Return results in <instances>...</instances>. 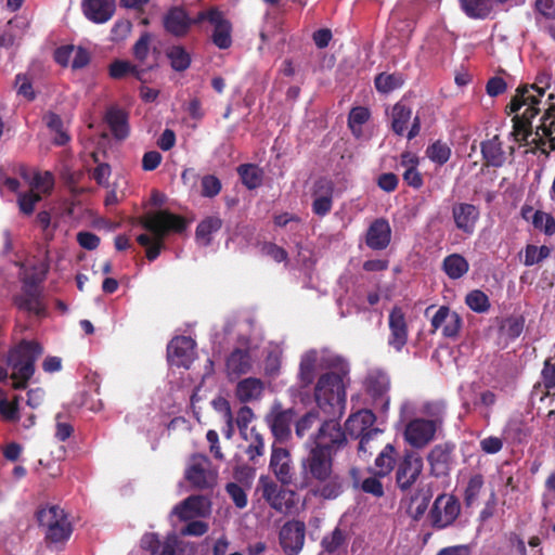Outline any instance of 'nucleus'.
<instances>
[{"mask_svg": "<svg viewBox=\"0 0 555 555\" xmlns=\"http://www.w3.org/2000/svg\"><path fill=\"white\" fill-rule=\"evenodd\" d=\"M41 199V195L34 191H29L27 193H23L18 196V206L22 212L26 215H30L35 205Z\"/></svg>", "mask_w": 555, "mask_h": 555, "instance_id": "obj_57", "label": "nucleus"}, {"mask_svg": "<svg viewBox=\"0 0 555 555\" xmlns=\"http://www.w3.org/2000/svg\"><path fill=\"white\" fill-rule=\"evenodd\" d=\"M396 450L392 444L387 443L375 459V475L387 476L393 468Z\"/></svg>", "mask_w": 555, "mask_h": 555, "instance_id": "obj_37", "label": "nucleus"}, {"mask_svg": "<svg viewBox=\"0 0 555 555\" xmlns=\"http://www.w3.org/2000/svg\"><path fill=\"white\" fill-rule=\"evenodd\" d=\"M81 9L89 21L103 24L114 15L115 0H82Z\"/></svg>", "mask_w": 555, "mask_h": 555, "instance_id": "obj_21", "label": "nucleus"}, {"mask_svg": "<svg viewBox=\"0 0 555 555\" xmlns=\"http://www.w3.org/2000/svg\"><path fill=\"white\" fill-rule=\"evenodd\" d=\"M464 12L473 18L487 17L494 7V0H460Z\"/></svg>", "mask_w": 555, "mask_h": 555, "instance_id": "obj_36", "label": "nucleus"}, {"mask_svg": "<svg viewBox=\"0 0 555 555\" xmlns=\"http://www.w3.org/2000/svg\"><path fill=\"white\" fill-rule=\"evenodd\" d=\"M168 57L173 69L179 72L186 69L191 63L189 53L180 46L171 47L168 50Z\"/></svg>", "mask_w": 555, "mask_h": 555, "instance_id": "obj_46", "label": "nucleus"}, {"mask_svg": "<svg viewBox=\"0 0 555 555\" xmlns=\"http://www.w3.org/2000/svg\"><path fill=\"white\" fill-rule=\"evenodd\" d=\"M37 519L49 543L63 544L69 539L73 527L66 513L59 505L41 507L37 512Z\"/></svg>", "mask_w": 555, "mask_h": 555, "instance_id": "obj_7", "label": "nucleus"}, {"mask_svg": "<svg viewBox=\"0 0 555 555\" xmlns=\"http://www.w3.org/2000/svg\"><path fill=\"white\" fill-rule=\"evenodd\" d=\"M375 422V415L370 410H361L352 415L346 422V430L354 437H361L367 430H372Z\"/></svg>", "mask_w": 555, "mask_h": 555, "instance_id": "obj_29", "label": "nucleus"}, {"mask_svg": "<svg viewBox=\"0 0 555 555\" xmlns=\"http://www.w3.org/2000/svg\"><path fill=\"white\" fill-rule=\"evenodd\" d=\"M222 220L217 216H210L201 221L196 228V241L202 246L211 243V235L220 230Z\"/></svg>", "mask_w": 555, "mask_h": 555, "instance_id": "obj_34", "label": "nucleus"}, {"mask_svg": "<svg viewBox=\"0 0 555 555\" xmlns=\"http://www.w3.org/2000/svg\"><path fill=\"white\" fill-rule=\"evenodd\" d=\"M482 485L483 480L482 477L479 475H476L469 479L467 488L465 490V502L467 505H472L477 500L482 488Z\"/></svg>", "mask_w": 555, "mask_h": 555, "instance_id": "obj_58", "label": "nucleus"}, {"mask_svg": "<svg viewBox=\"0 0 555 555\" xmlns=\"http://www.w3.org/2000/svg\"><path fill=\"white\" fill-rule=\"evenodd\" d=\"M151 40L152 36L149 33H145L133 46V54L141 63H144L149 55Z\"/></svg>", "mask_w": 555, "mask_h": 555, "instance_id": "obj_60", "label": "nucleus"}, {"mask_svg": "<svg viewBox=\"0 0 555 555\" xmlns=\"http://www.w3.org/2000/svg\"><path fill=\"white\" fill-rule=\"evenodd\" d=\"M41 346L34 341L23 340L8 356V366L11 371L12 386L23 389L35 373V362L42 354Z\"/></svg>", "mask_w": 555, "mask_h": 555, "instance_id": "obj_5", "label": "nucleus"}, {"mask_svg": "<svg viewBox=\"0 0 555 555\" xmlns=\"http://www.w3.org/2000/svg\"><path fill=\"white\" fill-rule=\"evenodd\" d=\"M141 544L152 555H176L180 540L175 533L168 534L164 540H159L155 533H147L142 538Z\"/></svg>", "mask_w": 555, "mask_h": 555, "instance_id": "obj_22", "label": "nucleus"}, {"mask_svg": "<svg viewBox=\"0 0 555 555\" xmlns=\"http://www.w3.org/2000/svg\"><path fill=\"white\" fill-rule=\"evenodd\" d=\"M420 413L423 415L422 417L426 418L427 422H435V425L441 428L444 418V404L442 402H425L421 406Z\"/></svg>", "mask_w": 555, "mask_h": 555, "instance_id": "obj_41", "label": "nucleus"}, {"mask_svg": "<svg viewBox=\"0 0 555 555\" xmlns=\"http://www.w3.org/2000/svg\"><path fill=\"white\" fill-rule=\"evenodd\" d=\"M452 216L457 229L464 233L472 234L478 220L479 211L472 204L461 203L453 206Z\"/></svg>", "mask_w": 555, "mask_h": 555, "instance_id": "obj_24", "label": "nucleus"}, {"mask_svg": "<svg viewBox=\"0 0 555 555\" xmlns=\"http://www.w3.org/2000/svg\"><path fill=\"white\" fill-rule=\"evenodd\" d=\"M263 392V383L255 377L241 380L236 386V397L242 402L258 400Z\"/></svg>", "mask_w": 555, "mask_h": 555, "instance_id": "obj_30", "label": "nucleus"}, {"mask_svg": "<svg viewBox=\"0 0 555 555\" xmlns=\"http://www.w3.org/2000/svg\"><path fill=\"white\" fill-rule=\"evenodd\" d=\"M532 223L534 228L544 231L546 234H553L555 232V220L554 218L543 211H533Z\"/></svg>", "mask_w": 555, "mask_h": 555, "instance_id": "obj_54", "label": "nucleus"}, {"mask_svg": "<svg viewBox=\"0 0 555 555\" xmlns=\"http://www.w3.org/2000/svg\"><path fill=\"white\" fill-rule=\"evenodd\" d=\"M257 490L270 507L279 513H287L295 506V493L280 487L268 476H260Z\"/></svg>", "mask_w": 555, "mask_h": 555, "instance_id": "obj_8", "label": "nucleus"}, {"mask_svg": "<svg viewBox=\"0 0 555 555\" xmlns=\"http://www.w3.org/2000/svg\"><path fill=\"white\" fill-rule=\"evenodd\" d=\"M185 479L197 489H210L217 483L218 473L209 459L202 454L191 456L185 469Z\"/></svg>", "mask_w": 555, "mask_h": 555, "instance_id": "obj_9", "label": "nucleus"}, {"mask_svg": "<svg viewBox=\"0 0 555 555\" xmlns=\"http://www.w3.org/2000/svg\"><path fill=\"white\" fill-rule=\"evenodd\" d=\"M340 370L344 374L349 373V366L339 356L325 350H309L301 356L299 363L298 378L302 387L311 385L319 370Z\"/></svg>", "mask_w": 555, "mask_h": 555, "instance_id": "obj_6", "label": "nucleus"}, {"mask_svg": "<svg viewBox=\"0 0 555 555\" xmlns=\"http://www.w3.org/2000/svg\"><path fill=\"white\" fill-rule=\"evenodd\" d=\"M442 269L450 279L457 280L467 273L469 264L462 255L452 254L443 259Z\"/></svg>", "mask_w": 555, "mask_h": 555, "instance_id": "obj_35", "label": "nucleus"}, {"mask_svg": "<svg viewBox=\"0 0 555 555\" xmlns=\"http://www.w3.org/2000/svg\"><path fill=\"white\" fill-rule=\"evenodd\" d=\"M465 302L473 311L478 313L487 312L490 308L488 296L479 289L468 293L466 295Z\"/></svg>", "mask_w": 555, "mask_h": 555, "instance_id": "obj_45", "label": "nucleus"}, {"mask_svg": "<svg viewBox=\"0 0 555 555\" xmlns=\"http://www.w3.org/2000/svg\"><path fill=\"white\" fill-rule=\"evenodd\" d=\"M318 414L315 412H309L304 415L295 425L296 435L302 438L317 423Z\"/></svg>", "mask_w": 555, "mask_h": 555, "instance_id": "obj_61", "label": "nucleus"}, {"mask_svg": "<svg viewBox=\"0 0 555 555\" xmlns=\"http://www.w3.org/2000/svg\"><path fill=\"white\" fill-rule=\"evenodd\" d=\"M211 404L215 408V410L223 413L225 422L229 427L227 437L230 438L232 436V430H233L232 429L233 418H232L231 408H230L228 400H225L222 397H217L211 401Z\"/></svg>", "mask_w": 555, "mask_h": 555, "instance_id": "obj_59", "label": "nucleus"}, {"mask_svg": "<svg viewBox=\"0 0 555 555\" xmlns=\"http://www.w3.org/2000/svg\"><path fill=\"white\" fill-rule=\"evenodd\" d=\"M555 126V105L550 104L545 114L541 118V124L537 127V134L539 131L543 135H551Z\"/></svg>", "mask_w": 555, "mask_h": 555, "instance_id": "obj_56", "label": "nucleus"}, {"mask_svg": "<svg viewBox=\"0 0 555 555\" xmlns=\"http://www.w3.org/2000/svg\"><path fill=\"white\" fill-rule=\"evenodd\" d=\"M195 343L192 338L179 336L173 338L167 348L168 360L172 365L189 367L194 359Z\"/></svg>", "mask_w": 555, "mask_h": 555, "instance_id": "obj_17", "label": "nucleus"}, {"mask_svg": "<svg viewBox=\"0 0 555 555\" xmlns=\"http://www.w3.org/2000/svg\"><path fill=\"white\" fill-rule=\"evenodd\" d=\"M481 153L488 166L501 167L505 162V153L498 135L482 142Z\"/></svg>", "mask_w": 555, "mask_h": 555, "instance_id": "obj_31", "label": "nucleus"}, {"mask_svg": "<svg viewBox=\"0 0 555 555\" xmlns=\"http://www.w3.org/2000/svg\"><path fill=\"white\" fill-rule=\"evenodd\" d=\"M221 190V183L215 176H205L202 179V194L207 197L216 196Z\"/></svg>", "mask_w": 555, "mask_h": 555, "instance_id": "obj_62", "label": "nucleus"}, {"mask_svg": "<svg viewBox=\"0 0 555 555\" xmlns=\"http://www.w3.org/2000/svg\"><path fill=\"white\" fill-rule=\"evenodd\" d=\"M431 332L441 330L444 337H455L460 333L462 319L457 312L441 306L430 318Z\"/></svg>", "mask_w": 555, "mask_h": 555, "instance_id": "obj_16", "label": "nucleus"}, {"mask_svg": "<svg viewBox=\"0 0 555 555\" xmlns=\"http://www.w3.org/2000/svg\"><path fill=\"white\" fill-rule=\"evenodd\" d=\"M109 74L115 79L121 78L128 74H133L138 79H141V72L126 61H115L112 63L109 66Z\"/></svg>", "mask_w": 555, "mask_h": 555, "instance_id": "obj_52", "label": "nucleus"}, {"mask_svg": "<svg viewBox=\"0 0 555 555\" xmlns=\"http://www.w3.org/2000/svg\"><path fill=\"white\" fill-rule=\"evenodd\" d=\"M195 20H191L180 8L171 9L164 17V26L167 31L175 36H183Z\"/></svg>", "mask_w": 555, "mask_h": 555, "instance_id": "obj_26", "label": "nucleus"}, {"mask_svg": "<svg viewBox=\"0 0 555 555\" xmlns=\"http://www.w3.org/2000/svg\"><path fill=\"white\" fill-rule=\"evenodd\" d=\"M388 325L390 330L388 344L400 351L408 341V326L401 308L395 307L390 311Z\"/></svg>", "mask_w": 555, "mask_h": 555, "instance_id": "obj_19", "label": "nucleus"}, {"mask_svg": "<svg viewBox=\"0 0 555 555\" xmlns=\"http://www.w3.org/2000/svg\"><path fill=\"white\" fill-rule=\"evenodd\" d=\"M390 387L389 377L380 372L373 371L366 377V390L375 399L380 400L383 406L388 404V399L385 397Z\"/></svg>", "mask_w": 555, "mask_h": 555, "instance_id": "obj_27", "label": "nucleus"}, {"mask_svg": "<svg viewBox=\"0 0 555 555\" xmlns=\"http://www.w3.org/2000/svg\"><path fill=\"white\" fill-rule=\"evenodd\" d=\"M253 360L248 350L235 349L227 360V372L230 377H237L251 370Z\"/></svg>", "mask_w": 555, "mask_h": 555, "instance_id": "obj_28", "label": "nucleus"}, {"mask_svg": "<svg viewBox=\"0 0 555 555\" xmlns=\"http://www.w3.org/2000/svg\"><path fill=\"white\" fill-rule=\"evenodd\" d=\"M250 462L256 463L264 453V441L262 436L254 428L250 430V442L245 450Z\"/></svg>", "mask_w": 555, "mask_h": 555, "instance_id": "obj_48", "label": "nucleus"}, {"mask_svg": "<svg viewBox=\"0 0 555 555\" xmlns=\"http://www.w3.org/2000/svg\"><path fill=\"white\" fill-rule=\"evenodd\" d=\"M340 370L322 374L314 388V398L320 409L325 413L341 414L346 403V383Z\"/></svg>", "mask_w": 555, "mask_h": 555, "instance_id": "obj_4", "label": "nucleus"}, {"mask_svg": "<svg viewBox=\"0 0 555 555\" xmlns=\"http://www.w3.org/2000/svg\"><path fill=\"white\" fill-rule=\"evenodd\" d=\"M391 238V229L387 220L376 219L366 233V245L375 250L385 249Z\"/></svg>", "mask_w": 555, "mask_h": 555, "instance_id": "obj_23", "label": "nucleus"}, {"mask_svg": "<svg viewBox=\"0 0 555 555\" xmlns=\"http://www.w3.org/2000/svg\"><path fill=\"white\" fill-rule=\"evenodd\" d=\"M550 256V248L546 246L528 245L525 253L526 266H533Z\"/></svg>", "mask_w": 555, "mask_h": 555, "instance_id": "obj_55", "label": "nucleus"}, {"mask_svg": "<svg viewBox=\"0 0 555 555\" xmlns=\"http://www.w3.org/2000/svg\"><path fill=\"white\" fill-rule=\"evenodd\" d=\"M524 330V320L519 317H511L505 319L500 327V331L503 335L508 338H517Z\"/></svg>", "mask_w": 555, "mask_h": 555, "instance_id": "obj_51", "label": "nucleus"}, {"mask_svg": "<svg viewBox=\"0 0 555 555\" xmlns=\"http://www.w3.org/2000/svg\"><path fill=\"white\" fill-rule=\"evenodd\" d=\"M369 118L370 112L367 108L358 106L351 109L348 117V125L356 137L362 134V125L365 124Z\"/></svg>", "mask_w": 555, "mask_h": 555, "instance_id": "obj_44", "label": "nucleus"}, {"mask_svg": "<svg viewBox=\"0 0 555 555\" xmlns=\"http://www.w3.org/2000/svg\"><path fill=\"white\" fill-rule=\"evenodd\" d=\"M412 111L405 104L399 102L391 111V128L392 130L402 135L408 128V124L411 119Z\"/></svg>", "mask_w": 555, "mask_h": 555, "instance_id": "obj_38", "label": "nucleus"}, {"mask_svg": "<svg viewBox=\"0 0 555 555\" xmlns=\"http://www.w3.org/2000/svg\"><path fill=\"white\" fill-rule=\"evenodd\" d=\"M439 429L435 422H427L425 417H415L406 424L404 438L413 448L422 449L435 439Z\"/></svg>", "mask_w": 555, "mask_h": 555, "instance_id": "obj_11", "label": "nucleus"}, {"mask_svg": "<svg viewBox=\"0 0 555 555\" xmlns=\"http://www.w3.org/2000/svg\"><path fill=\"white\" fill-rule=\"evenodd\" d=\"M16 305L20 309L26 310L39 317L44 312L43 304L41 302L39 293L36 288L26 291L21 298L16 299Z\"/></svg>", "mask_w": 555, "mask_h": 555, "instance_id": "obj_40", "label": "nucleus"}, {"mask_svg": "<svg viewBox=\"0 0 555 555\" xmlns=\"http://www.w3.org/2000/svg\"><path fill=\"white\" fill-rule=\"evenodd\" d=\"M105 119L117 139H125L128 135V117L125 111L113 106L106 112Z\"/></svg>", "mask_w": 555, "mask_h": 555, "instance_id": "obj_33", "label": "nucleus"}, {"mask_svg": "<svg viewBox=\"0 0 555 555\" xmlns=\"http://www.w3.org/2000/svg\"><path fill=\"white\" fill-rule=\"evenodd\" d=\"M460 512L461 505L453 495L441 494L435 500L429 518L435 528L443 529L455 521Z\"/></svg>", "mask_w": 555, "mask_h": 555, "instance_id": "obj_10", "label": "nucleus"}, {"mask_svg": "<svg viewBox=\"0 0 555 555\" xmlns=\"http://www.w3.org/2000/svg\"><path fill=\"white\" fill-rule=\"evenodd\" d=\"M423 470V460L414 453H406L399 462L396 472L398 487L406 491L416 482Z\"/></svg>", "mask_w": 555, "mask_h": 555, "instance_id": "obj_13", "label": "nucleus"}, {"mask_svg": "<svg viewBox=\"0 0 555 555\" xmlns=\"http://www.w3.org/2000/svg\"><path fill=\"white\" fill-rule=\"evenodd\" d=\"M426 154L430 160L442 165L449 160L451 150L446 143L437 141L428 146Z\"/></svg>", "mask_w": 555, "mask_h": 555, "instance_id": "obj_49", "label": "nucleus"}, {"mask_svg": "<svg viewBox=\"0 0 555 555\" xmlns=\"http://www.w3.org/2000/svg\"><path fill=\"white\" fill-rule=\"evenodd\" d=\"M541 379L547 390L555 387V364H553L550 359L544 362Z\"/></svg>", "mask_w": 555, "mask_h": 555, "instance_id": "obj_64", "label": "nucleus"}, {"mask_svg": "<svg viewBox=\"0 0 555 555\" xmlns=\"http://www.w3.org/2000/svg\"><path fill=\"white\" fill-rule=\"evenodd\" d=\"M270 467L282 485L293 481L294 470L289 452L284 448H273L270 459Z\"/></svg>", "mask_w": 555, "mask_h": 555, "instance_id": "obj_20", "label": "nucleus"}, {"mask_svg": "<svg viewBox=\"0 0 555 555\" xmlns=\"http://www.w3.org/2000/svg\"><path fill=\"white\" fill-rule=\"evenodd\" d=\"M346 435L336 421L324 422L312 437L308 453L301 459V474L314 495L336 499L343 492V479L334 469V456L346 443Z\"/></svg>", "mask_w": 555, "mask_h": 555, "instance_id": "obj_1", "label": "nucleus"}, {"mask_svg": "<svg viewBox=\"0 0 555 555\" xmlns=\"http://www.w3.org/2000/svg\"><path fill=\"white\" fill-rule=\"evenodd\" d=\"M380 434L382 431L377 428L363 434V436L360 437L359 453L365 454L369 452L371 454L374 449H377L380 446L378 442Z\"/></svg>", "mask_w": 555, "mask_h": 555, "instance_id": "obj_50", "label": "nucleus"}, {"mask_svg": "<svg viewBox=\"0 0 555 555\" xmlns=\"http://www.w3.org/2000/svg\"><path fill=\"white\" fill-rule=\"evenodd\" d=\"M280 544L286 555H298L305 545L306 525L301 520H289L280 530Z\"/></svg>", "mask_w": 555, "mask_h": 555, "instance_id": "obj_12", "label": "nucleus"}, {"mask_svg": "<svg viewBox=\"0 0 555 555\" xmlns=\"http://www.w3.org/2000/svg\"><path fill=\"white\" fill-rule=\"evenodd\" d=\"M210 513V502L203 495H191L176 505L172 514L186 521L196 517H205Z\"/></svg>", "mask_w": 555, "mask_h": 555, "instance_id": "obj_18", "label": "nucleus"}, {"mask_svg": "<svg viewBox=\"0 0 555 555\" xmlns=\"http://www.w3.org/2000/svg\"><path fill=\"white\" fill-rule=\"evenodd\" d=\"M142 225L152 234V236L147 234H140L137 241L140 245L146 248L147 259L154 260L160 253L163 238L166 233L170 230H181L183 228V222L175 215L166 211H157L146 215L142 220Z\"/></svg>", "mask_w": 555, "mask_h": 555, "instance_id": "obj_3", "label": "nucleus"}, {"mask_svg": "<svg viewBox=\"0 0 555 555\" xmlns=\"http://www.w3.org/2000/svg\"><path fill=\"white\" fill-rule=\"evenodd\" d=\"M543 78H539L538 82L528 87H519L516 94L512 99L508 107L511 113H515L525 108L521 115L513 118L514 130L512 134L517 142H527L532 135L531 119L540 112L541 98L544 94Z\"/></svg>", "mask_w": 555, "mask_h": 555, "instance_id": "obj_2", "label": "nucleus"}, {"mask_svg": "<svg viewBox=\"0 0 555 555\" xmlns=\"http://www.w3.org/2000/svg\"><path fill=\"white\" fill-rule=\"evenodd\" d=\"M333 184L331 181L321 179L315 183L312 210L318 216H325L332 209Z\"/></svg>", "mask_w": 555, "mask_h": 555, "instance_id": "obj_25", "label": "nucleus"}, {"mask_svg": "<svg viewBox=\"0 0 555 555\" xmlns=\"http://www.w3.org/2000/svg\"><path fill=\"white\" fill-rule=\"evenodd\" d=\"M243 183L248 189H255L261 184L262 170L255 165H242L237 169Z\"/></svg>", "mask_w": 555, "mask_h": 555, "instance_id": "obj_42", "label": "nucleus"}, {"mask_svg": "<svg viewBox=\"0 0 555 555\" xmlns=\"http://www.w3.org/2000/svg\"><path fill=\"white\" fill-rule=\"evenodd\" d=\"M427 460L436 475H443L448 470L450 451L447 447L436 446L429 452Z\"/></svg>", "mask_w": 555, "mask_h": 555, "instance_id": "obj_39", "label": "nucleus"}, {"mask_svg": "<svg viewBox=\"0 0 555 555\" xmlns=\"http://www.w3.org/2000/svg\"><path fill=\"white\" fill-rule=\"evenodd\" d=\"M208 20L214 25L212 42L219 49H228L232 44L231 24L223 18L221 12L210 10L208 12H199L194 22Z\"/></svg>", "mask_w": 555, "mask_h": 555, "instance_id": "obj_14", "label": "nucleus"}, {"mask_svg": "<svg viewBox=\"0 0 555 555\" xmlns=\"http://www.w3.org/2000/svg\"><path fill=\"white\" fill-rule=\"evenodd\" d=\"M347 544V533L339 527L326 533L321 540L322 552L328 555L338 554Z\"/></svg>", "mask_w": 555, "mask_h": 555, "instance_id": "obj_32", "label": "nucleus"}, {"mask_svg": "<svg viewBox=\"0 0 555 555\" xmlns=\"http://www.w3.org/2000/svg\"><path fill=\"white\" fill-rule=\"evenodd\" d=\"M225 491L237 508L243 509L247 506V493L242 486L235 482H229L225 486Z\"/></svg>", "mask_w": 555, "mask_h": 555, "instance_id": "obj_53", "label": "nucleus"}, {"mask_svg": "<svg viewBox=\"0 0 555 555\" xmlns=\"http://www.w3.org/2000/svg\"><path fill=\"white\" fill-rule=\"evenodd\" d=\"M30 190L39 193V194H47L49 193L53 185H54V179L51 172H37L33 180L30 181Z\"/></svg>", "mask_w": 555, "mask_h": 555, "instance_id": "obj_47", "label": "nucleus"}, {"mask_svg": "<svg viewBox=\"0 0 555 555\" xmlns=\"http://www.w3.org/2000/svg\"><path fill=\"white\" fill-rule=\"evenodd\" d=\"M294 417L295 413L292 409L284 410L281 403H274L266 416V422L273 436L280 441H285L291 436V426Z\"/></svg>", "mask_w": 555, "mask_h": 555, "instance_id": "obj_15", "label": "nucleus"}, {"mask_svg": "<svg viewBox=\"0 0 555 555\" xmlns=\"http://www.w3.org/2000/svg\"><path fill=\"white\" fill-rule=\"evenodd\" d=\"M403 85V79L398 74L382 73L375 78V87L382 93H389Z\"/></svg>", "mask_w": 555, "mask_h": 555, "instance_id": "obj_43", "label": "nucleus"}, {"mask_svg": "<svg viewBox=\"0 0 555 555\" xmlns=\"http://www.w3.org/2000/svg\"><path fill=\"white\" fill-rule=\"evenodd\" d=\"M281 369V352L275 350L268 354L264 363L266 374L274 377L279 374Z\"/></svg>", "mask_w": 555, "mask_h": 555, "instance_id": "obj_63", "label": "nucleus"}]
</instances>
